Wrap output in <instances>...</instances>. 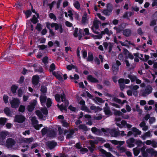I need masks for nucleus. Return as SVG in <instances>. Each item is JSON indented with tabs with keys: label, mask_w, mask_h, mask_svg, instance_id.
<instances>
[{
	"label": "nucleus",
	"mask_w": 157,
	"mask_h": 157,
	"mask_svg": "<svg viewBox=\"0 0 157 157\" xmlns=\"http://www.w3.org/2000/svg\"><path fill=\"white\" fill-rule=\"evenodd\" d=\"M55 98L57 102H60V98L61 99L62 102H64L60 105L58 104L57 106L61 111H63V110H65L66 108L68 105L69 102L66 99L64 94L63 93L62 94H56L55 96Z\"/></svg>",
	"instance_id": "obj_1"
},
{
	"label": "nucleus",
	"mask_w": 157,
	"mask_h": 157,
	"mask_svg": "<svg viewBox=\"0 0 157 157\" xmlns=\"http://www.w3.org/2000/svg\"><path fill=\"white\" fill-rule=\"evenodd\" d=\"M46 27L49 30L50 35L51 36H53L55 35V33L51 28L54 27L55 30H58L60 33H62L63 31L62 25L60 24H58L56 23H51L48 22L46 23Z\"/></svg>",
	"instance_id": "obj_2"
},
{
	"label": "nucleus",
	"mask_w": 157,
	"mask_h": 157,
	"mask_svg": "<svg viewBox=\"0 0 157 157\" xmlns=\"http://www.w3.org/2000/svg\"><path fill=\"white\" fill-rule=\"evenodd\" d=\"M41 111L43 113L44 116H43L41 112L39 110H37L36 112V114L38 116L39 119L42 120H44L46 118V116L48 113V111L46 108H43L41 109Z\"/></svg>",
	"instance_id": "obj_3"
},
{
	"label": "nucleus",
	"mask_w": 157,
	"mask_h": 157,
	"mask_svg": "<svg viewBox=\"0 0 157 157\" xmlns=\"http://www.w3.org/2000/svg\"><path fill=\"white\" fill-rule=\"evenodd\" d=\"M101 130L104 132H107V130L104 128H102ZM107 131L112 136L117 137L119 136L120 134V131L117 130L115 128L108 129Z\"/></svg>",
	"instance_id": "obj_4"
},
{
	"label": "nucleus",
	"mask_w": 157,
	"mask_h": 157,
	"mask_svg": "<svg viewBox=\"0 0 157 157\" xmlns=\"http://www.w3.org/2000/svg\"><path fill=\"white\" fill-rule=\"evenodd\" d=\"M152 88L150 85L147 86L145 90L141 91L142 95L145 96L148 95L152 92Z\"/></svg>",
	"instance_id": "obj_5"
},
{
	"label": "nucleus",
	"mask_w": 157,
	"mask_h": 157,
	"mask_svg": "<svg viewBox=\"0 0 157 157\" xmlns=\"http://www.w3.org/2000/svg\"><path fill=\"white\" fill-rule=\"evenodd\" d=\"M20 101L17 98H14L12 100L10 101V103L11 107L12 108H17L20 104Z\"/></svg>",
	"instance_id": "obj_6"
},
{
	"label": "nucleus",
	"mask_w": 157,
	"mask_h": 157,
	"mask_svg": "<svg viewBox=\"0 0 157 157\" xmlns=\"http://www.w3.org/2000/svg\"><path fill=\"white\" fill-rule=\"evenodd\" d=\"M121 124L116 123L117 125L120 128H121L123 127L125 128L127 127L128 128H129L132 127V125L130 124H127L126 121L123 120L121 122Z\"/></svg>",
	"instance_id": "obj_7"
},
{
	"label": "nucleus",
	"mask_w": 157,
	"mask_h": 157,
	"mask_svg": "<svg viewBox=\"0 0 157 157\" xmlns=\"http://www.w3.org/2000/svg\"><path fill=\"white\" fill-rule=\"evenodd\" d=\"M113 7L110 4H108L107 9L103 10L102 13L105 15H109L113 10Z\"/></svg>",
	"instance_id": "obj_8"
},
{
	"label": "nucleus",
	"mask_w": 157,
	"mask_h": 157,
	"mask_svg": "<svg viewBox=\"0 0 157 157\" xmlns=\"http://www.w3.org/2000/svg\"><path fill=\"white\" fill-rule=\"evenodd\" d=\"M128 77L130 79L132 82L136 81V83L137 84H140L141 83V80L137 78L136 77L135 75L129 74L128 75Z\"/></svg>",
	"instance_id": "obj_9"
},
{
	"label": "nucleus",
	"mask_w": 157,
	"mask_h": 157,
	"mask_svg": "<svg viewBox=\"0 0 157 157\" xmlns=\"http://www.w3.org/2000/svg\"><path fill=\"white\" fill-rule=\"evenodd\" d=\"M82 31L81 30H78V28H75L74 33V35L75 37L78 36V39L80 40L82 36Z\"/></svg>",
	"instance_id": "obj_10"
},
{
	"label": "nucleus",
	"mask_w": 157,
	"mask_h": 157,
	"mask_svg": "<svg viewBox=\"0 0 157 157\" xmlns=\"http://www.w3.org/2000/svg\"><path fill=\"white\" fill-rule=\"evenodd\" d=\"M25 119V118L22 115H16L14 119V121L20 123H22L24 122Z\"/></svg>",
	"instance_id": "obj_11"
},
{
	"label": "nucleus",
	"mask_w": 157,
	"mask_h": 157,
	"mask_svg": "<svg viewBox=\"0 0 157 157\" xmlns=\"http://www.w3.org/2000/svg\"><path fill=\"white\" fill-rule=\"evenodd\" d=\"M135 140L133 138H131L126 141L128 146L129 147H133L134 146Z\"/></svg>",
	"instance_id": "obj_12"
},
{
	"label": "nucleus",
	"mask_w": 157,
	"mask_h": 157,
	"mask_svg": "<svg viewBox=\"0 0 157 157\" xmlns=\"http://www.w3.org/2000/svg\"><path fill=\"white\" fill-rule=\"evenodd\" d=\"M15 143V141L11 138L8 139L6 141V145L8 147H12Z\"/></svg>",
	"instance_id": "obj_13"
},
{
	"label": "nucleus",
	"mask_w": 157,
	"mask_h": 157,
	"mask_svg": "<svg viewBox=\"0 0 157 157\" xmlns=\"http://www.w3.org/2000/svg\"><path fill=\"white\" fill-rule=\"evenodd\" d=\"M40 77L37 75H35L33 76L32 78V83L35 86H37L39 83Z\"/></svg>",
	"instance_id": "obj_14"
},
{
	"label": "nucleus",
	"mask_w": 157,
	"mask_h": 157,
	"mask_svg": "<svg viewBox=\"0 0 157 157\" xmlns=\"http://www.w3.org/2000/svg\"><path fill=\"white\" fill-rule=\"evenodd\" d=\"M37 101L36 100H34L30 105L28 106V109L29 111H32L34 109L35 106L36 105Z\"/></svg>",
	"instance_id": "obj_15"
},
{
	"label": "nucleus",
	"mask_w": 157,
	"mask_h": 157,
	"mask_svg": "<svg viewBox=\"0 0 157 157\" xmlns=\"http://www.w3.org/2000/svg\"><path fill=\"white\" fill-rule=\"evenodd\" d=\"M147 151L152 156H156L157 151L152 148H149L147 149Z\"/></svg>",
	"instance_id": "obj_16"
},
{
	"label": "nucleus",
	"mask_w": 157,
	"mask_h": 157,
	"mask_svg": "<svg viewBox=\"0 0 157 157\" xmlns=\"http://www.w3.org/2000/svg\"><path fill=\"white\" fill-rule=\"evenodd\" d=\"M152 136L151 134V131H149L144 133L140 136V137L143 140H145L146 138L148 137H151Z\"/></svg>",
	"instance_id": "obj_17"
},
{
	"label": "nucleus",
	"mask_w": 157,
	"mask_h": 157,
	"mask_svg": "<svg viewBox=\"0 0 157 157\" xmlns=\"http://www.w3.org/2000/svg\"><path fill=\"white\" fill-rule=\"evenodd\" d=\"M91 131L93 133L97 135H100L101 132L100 129H98L95 127L92 128Z\"/></svg>",
	"instance_id": "obj_18"
},
{
	"label": "nucleus",
	"mask_w": 157,
	"mask_h": 157,
	"mask_svg": "<svg viewBox=\"0 0 157 157\" xmlns=\"http://www.w3.org/2000/svg\"><path fill=\"white\" fill-rule=\"evenodd\" d=\"M87 80L90 82H94L96 83L98 82V80L96 78H94L91 75H89L87 77Z\"/></svg>",
	"instance_id": "obj_19"
},
{
	"label": "nucleus",
	"mask_w": 157,
	"mask_h": 157,
	"mask_svg": "<svg viewBox=\"0 0 157 157\" xmlns=\"http://www.w3.org/2000/svg\"><path fill=\"white\" fill-rule=\"evenodd\" d=\"M140 127L142 128L143 131H146L148 129V127L146 125L145 122L144 121H142L139 125Z\"/></svg>",
	"instance_id": "obj_20"
},
{
	"label": "nucleus",
	"mask_w": 157,
	"mask_h": 157,
	"mask_svg": "<svg viewBox=\"0 0 157 157\" xmlns=\"http://www.w3.org/2000/svg\"><path fill=\"white\" fill-rule=\"evenodd\" d=\"M57 143L53 141H49L47 143V145L50 149H52L54 148L56 146Z\"/></svg>",
	"instance_id": "obj_21"
},
{
	"label": "nucleus",
	"mask_w": 157,
	"mask_h": 157,
	"mask_svg": "<svg viewBox=\"0 0 157 157\" xmlns=\"http://www.w3.org/2000/svg\"><path fill=\"white\" fill-rule=\"evenodd\" d=\"M131 33V30L129 29H126L123 31V34L126 37L130 36Z\"/></svg>",
	"instance_id": "obj_22"
},
{
	"label": "nucleus",
	"mask_w": 157,
	"mask_h": 157,
	"mask_svg": "<svg viewBox=\"0 0 157 157\" xmlns=\"http://www.w3.org/2000/svg\"><path fill=\"white\" fill-rule=\"evenodd\" d=\"M132 130L133 132L135 133V136H136L138 135H140L141 133V132L136 128H132Z\"/></svg>",
	"instance_id": "obj_23"
},
{
	"label": "nucleus",
	"mask_w": 157,
	"mask_h": 157,
	"mask_svg": "<svg viewBox=\"0 0 157 157\" xmlns=\"http://www.w3.org/2000/svg\"><path fill=\"white\" fill-rule=\"evenodd\" d=\"M104 111L105 115H108V116L112 115V113L110 110L109 107H105L104 108Z\"/></svg>",
	"instance_id": "obj_24"
},
{
	"label": "nucleus",
	"mask_w": 157,
	"mask_h": 157,
	"mask_svg": "<svg viewBox=\"0 0 157 157\" xmlns=\"http://www.w3.org/2000/svg\"><path fill=\"white\" fill-rule=\"evenodd\" d=\"M68 132V133L67 134L66 138L67 139H69L72 137V136L75 132V131L73 129H71Z\"/></svg>",
	"instance_id": "obj_25"
},
{
	"label": "nucleus",
	"mask_w": 157,
	"mask_h": 157,
	"mask_svg": "<svg viewBox=\"0 0 157 157\" xmlns=\"http://www.w3.org/2000/svg\"><path fill=\"white\" fill-rule=\"evenodd\" d=\"M119 42L122 46H124L128 47L130 44L133 45L132 43H131L130 41H128V40H126L124 42L119 41Z\"/></svg>",
	"instance_id": "obj_26"
},
{
	"label": "nucleus",
	"mask_w": 157,
	"mask_h": 157,
	"mask_svg": "<svg viewBox=\"0 0 157 157\" xmlns=\"http://www.w3.org/2000/svg\"><path fill=\"white\" fill-rule=\"evenodd\" d=\"M91 110H94L95 112L100 111L102 110V109L98 106L96 107L94 105H92L90 107Z\"/></svg>",
	"instance_id": "obj_27"
},
{
	"label": "nucleus",
	"mask_w": 157,
	"mask_h": 157,
	"mask_svg": "<svg viewBox=\"0 0 157 157\" xmlns=\"http://www.w3.org/2000/svg\"><path fill=\"white\" fill-rule=\"evenodd\" d=\"M110 142L115 145L119 144L120 145H122L124 144V141H118L115 140H110Z\"/></svg>",
	"instance_id": "obj_28"
},
{
	"label": "nucleus",
	"mask_w": 157,
	"mask_h": 157,
	"mask_svg": "<svg viewBox=\"0 0 157 157\" xmlns=\"http://www.w3.org/2000/svg\"><path fill=\"white\" fill-rule=\"evenodd\" d=\"M40 99L41 104L43 105L46 101L47 97L45 96L41 95L40 97Z\"/></svg>",
	"instance_id": "obj_29"
},
{
	"label": "nucleus",
	"mask_w": 157,
	"mask_h": 157,
	"mask_svg": "<svg viewBox=\"0 0 157 157\" xmlns=\"http://www.w3.org/2000/svg\"><path fill=\"white\" fill-rule=\"evenodd\" d=\"M87 16L86 12H85L82 16V21L83 23H85L88 21Z\"/></svg>",
	"instance_id": "obj_30"
},
{
	"label": "nucleus",
	"mask_w": 157,
	"mask_h": 157,
	"mask_svg": "<svg viewBox=\"0 0 157 157\" xmlns=\"http://www.w3.org/2000/svg\"><path fill=\"white\" fill-rule=\"evenodd\" d=\"M100 151L102 154L104 155L106 157H111L112 155L110 153L107 152L105 150L103 149L100 150Z\"/></svg>",
	"instance_id": "obj_31"
},
{
	"label": "nucleus",
	"mask_w": 157,
	"mask_h": 157,
	"mask_svg": "<svg viewBox=\"0 0 157 157\" xmlns=\"http://www.w3.org/2000/svg\"><path fill=\"white\" fill-rule=\"evenodd\" d=\"M119 67L118 66H117L116 64H113L112 66V70L113 73L114 74H116L118 71Z\"/></svg>",
	"instance_id": "obj_32"
},
{
	"label": "nucleus",
	"mask_w": 157,
	"mask_h": 157,
	"mask_svg": "<svg viewBox=\"0 0 157 157\" xmlns=\"http://www.w3.org/2000/svg\"><path fill=\"white\" fill-rule=\"evenodd\" d=\"M94 57L93 54L91 52H89L87 58V61L88 62H91L93 60Z\"/></svg>",
	"instance_id": "obj_33"
},
{
	"label": "nucleus",
	"mask_w": 157,
	"mask_h": 157,
	"mask_svg": "<svg viewBox=\"0 0 157 157\" xmlns=\"http://www.w3.org/2000/svg\"><path fill=\"white\" fill-rule=\"evenodd\" d=\"M73 5L75 7L77 10H79L80 9V5L78 1H75L73 3Z\"/></svg>",
	"instance_id": "obj_34"
},
{
	"label": "nucleus",
	"mask_w": 157,
	"mask_h": 157,
	"mask_svg": "<svg viewBox=\"0 0 157 157\" xmlns=\"http://www.w3.org/2000/svg\"><path fill=\"white\" fill-rule=\"evenodd\" d=\"M62 125L66 128H68L69 126V124L68 123L66 120H63L61 121Z\"/></svg>",
	"instance_id": "obj_35"
},
{
	"label": "nucleus",
	"mask_w": 157,
	"mask_h": 157,
	"mask_svg": "<svg viewBox=\"0 0 157 157\" xmlns=\"http://www.w3.org/2000/svg\"><path fill=\"white\" fill-rule=\"evenodd\" d=\"M78 128L79 129H82L84 131H86L88 130L87 127L85 124H80L78 126Z\"/></svg>",
	"instance_id": "obj_36"
},
{
	"label": "nucleus",
	"mask_w": 157,
	"mask_h": 157,
	"mask_svg": "<svg viewBox=\"0 0 157 157\" xmlns=\"http://www.w3.org/2000/svg\"><path fill=\"white\" fill-rule=\"evenodd\" d=\"M99 21L97 20H95L93 22V25L91 27H93L95 29H97L99 28Z\"/></svg>",
	"instance_id": "obj_37"
},
{
	"label": "nucleus",
	"mask_w": 157,
	"mask_h": 157,
	"mask_svg": "<svg viewBox=\"0 0 157 157\" xmlns=\"http://www.w3.org/2000/svg\"><path fill=\"white\" fill-rule=\"evenodd\" d=\"M34 140V139L33 137L30 138H25L24 140V141L27 144H30L33 142Z\"/></svg>",
	"instance_id": "obj_38"
},
{
	"label": "nucleus",
	"mask_w": 157,
	"mask_h": 157,
	"mask_svg": "<svg viewBox=\"0 0 157 157\" xmlns=\"http://www.w3.org/2000/svg\"><path fill=\"white\" fill-rule=\"evenodd\" d=\"M31 121L32 122V124L33 125L37 124L38 123V121L36 119L35 117H32L31 119Z\"/></svg>",
	"instance_id": "obj_39"
},
{
	"label": "nucleus",
	"mask_w": 157,
	"mask_h": 157,
	"mask_svg": "<svg viewBox=\"0 0 157 157\" xmlns=\"http://www.w3.org/2000/svg\"><path fill=\"white\" fill-rule=\"evenodd\" d=\"M6 122V119L5 118H0V127L4 125Z\"/></svg>",
	"instance_id": "obj_40"
},
{
	"label": "nucleus",
	"mask_w": 157,
	"mask_h": 157,
	"mask_svg": "<svg viewBox=\"0 0 157 157\" xmlns=\"http://www.w3.org/2000/svg\"><path fill=\"white\" fill-rule=\"evenodd\" d=\"M53 74L60 81H62L63 80L62 77L59 74H58L55 72H54L53 73Z\"/></svg>",
	"instance_id": "obj_41"
},
{
	"label": "nucleus",
	"mask_w": 157,
	"mask_h": 157,
	"mask_svg": "<svg viewBox=\"0 0 157 157\" xmlns=\"http://www.w3.org/2000/svg\"><path fill=\"white\" fill-rule=\"evenodd\" d=\"M4 111L7 116H10L11 115V112L9 108L7 107L6 108H5Z\"/></svg>",
	"instance_id": "obj_42"
},
{
	"label": "nucleus",
	"mask_w": 157,
	"mask_h": 157,
	"mask_svg": "<svg viewBox=\"0 0 157 157\" xmlns=\"http://www.w3.org/2000/svg\"><path fill=\"white\" fill-rule=\"evenodd\" d=\"M118 151L121 153L125 152L127 150L126 147H119L118 148Z\"/></svg>",
	"instance_id": "obj_43"
},
{
	"label": "nucleus",
	"mask_w": 157,
	"mask_h": 157,
	"mask_svg": "<svg viewBox=\"0 0 157 157\" xmlns=\"http://www.w3.org/2000/svg\"><path fill=\"white\" fill-rule=\"evenodd\" d=\"M49 132H50L48 134L49 137H54L56 135V133L54 130H51Z\"/></svg>",
	"instance_id": "obj_44"
},
{
	"label": "nucleus",
	"mask_w": 157,
	"mask_h": 157,
	"mask_svg": "<svg viewBox=\"0 0 157 157\" xmlns=\"http://www.w3.org/2000/svg\"><path fill=\"white\" fill-rule=\"evenodd\" d=\"M104 146L108 149L109 151H113V147L110 146V145L109 143H106L104 145Z\"/></svg>",
	"instance_id": "obj_45"
},
{
	"label": "nucleus",
	"mask_w": 157,
	"mask_h": 157,
	"mask_svg": "<svg viewBox=\"0 0 157 157\" xmlns=\"http://www.w3.org/2000/svg\"><path fill=\"white\" fill-rule=\"evenodd\" d=\"M134 154L136 156H137L140 153V150L137 147L134 148L133 149Z\"/></svg>",
	"instance_id": "obj_46"
},
{
	"label": "nucleus",
	"mask_w": 157,
	"mask_h": 157,
	"mask_svg": "<svg viewBox=\"0 0 157 157\" xmlns=\"http://www.w3.org/2000/svg\"><path fill=\"white\" fill-rule=\"evenodd\" d=\"M58 131L59 132V133L60 134H61L63 133L64 135H65L68 132V131L67 130H65L64 131H63L61 128H58Z\"/></svg>",
	"instance_id": "obj_47"
},
{
	"label": "nucleus",
	"mask_w": 157,
	"mask_h": 157,
	"mask_svg": "<svg viewBox=\"0 0 157 157\" xmlns=\"http://www.w3.org/2000/svg\"><path fill=\"white\" fill-rule=\"evenodd\" d=\"M144 143H143L142 141L140 140H136V141L135 143L138 147L141 146L143 144L144 145Z\"/></svg>",
	"instance_id": "obj_48"
},
{
	"label": "nucleus",
	"mask_w": 157,
	"mask_h": 157,
	"mask_svg": "<svg viewBox=\"0 0 157 157\" xmlns=\"http://www.w3.org/2000/svg\"><path fill=\"white\" fill-rule=\"evenodd\" d=\"M130 89L132 90H137L139 88V87L138 85L135 86H131L129 87Z\"/></svg>",
	"instance_id": "obj_49"
},
{
	"label": "nucleus",
	"mask_w": 157,
	"mask_h": 157,
	"mask_svg": "<svg viewBox=\"0 0 157 157\" xmlns=\"http://www.w3.org/2000/svg\"><path fill=\"white\" fill-rule=\"evenodd\" d=\"M74 12L73 11H72L71 10H69L68 12V16L69 17L70 19L71 20H73V12Z\"/></svg>",
	"instance_id": "obj_50"
},
{
	"label": "nucleus",
	"mask_w": 157,
	"mask_h": 157,
	"mask_svg": "<svg viewBox=\"0 0 157 157\" xmlns=\"http://www.w3.org/2000/svg\"><path fill=\"white\" fill-rule=\"evenodd\" d=\"M49 17L51 19H53L54 21H56L57 18L56 16L52 13H50L49 14Z\"/></svg>",
	"instance_id": "obj_51"
},
{
	"label": "nucleus",
	"mask_w": 157,
	"mask_h": 157,
	"mask_svg": "<svg viewBox=\"0 0 157 157\" xmlns=\"http://www.w3.org/2000/svg\"><path fill=\"white\" fill-rule=\"evenodd\" d=\"M18 87L16 85H13L11 87V90L13 93H16V90L17 89Z\"/></svg>",
	"instance_id": "obj_52"
},
{
	"label": "nucleus",
	"mask_w": 157,
	"mask_h": 157,
	"mask_svg": "<svg viewBox=\"0 0 157 157\" xmlns=\"http://www.w3.org/2000/svg\"><path fill=\"white\" fill-rule=\"evenodd\" d=\"M105 33L109 35H110L113 34V32L112 31H109L107 28H106L104 30Z\"/></svg>",
	"instance_id": "obj_53"
},
{
	"label": "nucleus",
	"mask_w": 157,
	"mask_h": 157,
	"mask_svg": "<svg viewBox=\"0 0 157 157\" xmlns=\"http://www.w3.org/2000/svg\"><path fill=\"white\" fill-rule=\"evenodd\" d=\"M31 21L34 24H36L38 21L37 19L35 16H33V18L31 19Z\"/></svg>",
	"instance_id": "obj_54"
},
{
	"label": "nucleus",
	"mask_w": 157,
	"mask_h": 157,
	"mask_svg": "<svg viewBox=\"0 0 157 157\" xmlns=\"http://www.w3.org/2000/svg\"><path fill=\"white\" fill-rule=\"evenodd\" d=\"M113 29L116 30V33H120L122 31V29L120 27H118L117 26L114 27Z\"/></svg>",
	"instance_id": "obj_55"
},
{
	"label": "nucleus",
	"mask_w": 157,
	"mask_h": 157,
	"mask_svg": "<svg viewBox=\"0 0 157 157\" xmlns=\"http://www.w3.org/2000/svg\"><path fill=\"white\" fill-rule=\"evenodd\" d=\"M47 128H44L42 129L41 132L43 135H45L48 132V130Z\"/></svg>",
	"instance_id": "obj_56"
},
{
	"label": "nucleus",
	"mask_w": 157,
	"mask_h": 157,
	"mask_svg": "<svg viewBox=\"0 0 157 157\" xmlns=\"http://www.w3.org/2000/svg\"><path fill=\"white\" fill-rule=\"evenodd\" d=\"M105 33L104 30L102 31L101 32V34L99 35L96 36H95V38L99 39L101 38L102 37V35H104Z\"/></svg>",
	"instance_id": "obj_57"
},
{
	"label": "nucleus",
	"mask_w": 157,
	"mask_h": 157,
	"mask_svg": "<svg viewBox=\"0 0 157 157\" xmlns=\"http://www.w3.org/2000/svg\"><path fill=\"white\" fill-rule=\"evenodd\" d=\"M52 104V102L51 99L50 98H48L46 103L47 107H50L51 106Z\"/></svg>",
	"instance_id": "obj_58"
},
{
	"label": "nucleus",
	"mask_w": 157,
	"mask_h": 157,
	"mask_svg": "<svg viewBox=\"0 0 157 157\" xmlns=\"http://www.w3.org/2000/svg\"><path fill=\"white\" fill-rule=\"evenodd\" d=\"M114 114L115 115H118L119 116H122L123 114L121 111L119 110H117L114 112Z\"/></svg>",
	"instance_id": "obj_59"
},
{
	"label": "nucleus",
	"mask_w": 157,
	"mask_h": 157,
	"mask_svg": "<svg viewBox=\"0 0 157 157\" xmlns=\"http://www.w3.org/2000/svg\"><path fill=\"white\" fill-rule=\"evenodd\" d=\"M9 97L8 96L6 95H4L3 97V99L4 102L5 103H7L8 102V99Z\"/></svg>",
	"instance_id": "obj_60"
},
{
	"label": "nucleus",
	"mask_w": 157,
	"mask_h": 157,
	"mask_svg": "<svg viewBox=\"0 0 157 157\" xmlns=\"http://www.w3.org/2000/svg\"><path fill=\"white\" fill-rule=\"evenodd\" d=\"M75 68V66L73 64L68 65L67 66V69L68 70H71L72 69Z\"/></svg>",
	"instance_id": "obj_61"
},
{
	"label": "nucleus",
	"mask_w": 157,
	"mask_h": 157,
	"mask_svg": "<svg viewBox=\"0 0 157 157\" xmlns=\"http://www.w3.org/2000/svg\"><path fill=\"white\" fill-rule=\"evenodd\" d=\"M33 126L36 129L39 130L40 128L42 127L43 125L42 124H36L33 125Z\"/></svg>",
	"instance_id": "obj_62"
},
{
	"label": "nucleus",
	"mask_w": 157,
	"mask_h": 157,
	"mask_svg": "<svg viewBox=\"0 0 157 157\" xmlns=\"http://www.w3.org/2000/svg\"><path fill=\"white\" fill-rule=\"evenodd\" d=\"M82 57L83 58L85 59L87 57V51L85 50H83L82 51Z\"/></svg>",
	"instance_id": "obj_63"
},
{
	"label": "nucleus",
	"mask_w": 157,
	"mask_h": 157,
	"mask_svg": "<svg viewBox=\"0 0 157 157\" xmlns=\"http://www.w3.org/2000/svg\"><path fill=\"white\" fill-rule=\"evenodd\" d=\"M40 90L42 93H45L47 91V88L44 86H42Z\"/></svg>",
	"instance_id": "obj_64"
}]
</instances>
